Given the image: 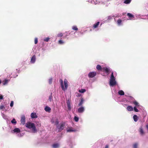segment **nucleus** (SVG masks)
Listing matches in <instances>:
<instances>
[{
	"mask_svg": "<svg viewBox=\"0 0 148 148\" xmlns=\"http://www.w3.org/2000/svg\"><path fill=\"white\" fill-rule=\"evenodd\" d=\"M59 81L60 83L61 87L62 90L64 91H65V90H66L68 86V82L67 80L66 79H65L64 80V86L63 81V80L61 79H60Z\"/></svg>",
	"mask_w": 148,
	"mask_h": 148,
	"instance_id": "nucleus-1",
	"label": "nucleus"
},
{
	"mask_svg": "<svg viewBox=\"0 0 148 148\" xmlns=\"http://www.w3.org/2000/svg\"><path fill=\"white\" fill-rule=\"evenodd\" d=\"M25 126L26 127L29 129H32V131L34 132H36V127L34 123H32L29 122H27L26 123Z\"/></svg>",
	"mask_w": 148,
	"mask_h": 148,
	"instance_id": "nucleus-2",
	"label": "nucleus"
},
{
	"mask_svg": "<svg viewBox=\"0 0 148 148\" xmlns=\"http://www.w3.org/2000/svg\"><path fill=\"white\" fill-rule=\"evenodd\" d=\"M65 126V123H61L60 124L57 125V127L58 129L59 132H60L63 130Z\"/></svg>",
	"mask_w": 148,
	"mask_h": 148,
	"instance_id": "nucleus-3",
	"label": "nucleus"
},
{
	"mask_svg": "<svg viewBox=\"0 0 148 148\" xmlns=\"http://www.w3.org/2000/svg\"><path fill=\"white\" fill-rule=\"evenodd\" d=\"M96 72H92L89 73L88 74V76L90 78H93L96 75Z\"/></svg>",
	"mask_w": 148,
	"mask_h": 148,
	"instance_id": "nucleus-4",
	"label": "nucleus"
},
{
	"mask_svg": "<svg viewBox=\"0 0 148 148\" xmlns=\"http://www.w3.org/2000/svg\"><path fill=\"white\" fill-rule=\"evenodd\" d=\"M102 71L105 72L106 73H107L108 74H109L110 72V69L106 67L102 68Z\"/></svg>",
	"mask_w": 148,
	"mask_h": 148,
	"instance_id": "nucleus-5",
	"label": "nucleus"
},
{
	"mask_svg": "<svg viewBox=\"0 0 148 148\" xmlns=\"http://www.w3.org/2000/svg\"><path fill=\"white\" fill-rule=\"evenodd\" d=\"M21 123L23 125H24L25 123V117L24 115H22L21 118Z\"/></svg>",
	"mask_w": 148,
	"mask_h": 148,
	"instance_id": "nucleus-6",
	"label": "nucleus"
},
{
	"mask_svg": "<svg viewBox=\"0 0 148 148\" xmlns=\"http://www.w3.org/2000/svg\"><path fill=\"white\" fill-rule=\"evenodd\" d=\"M116 84L115 80H110V86H113L115 85Z\"/></svg>",
	"mask_w": 148,
	"mask_h": 148,
	"instance_id": "nucleus-7",
	"label": "nucleus"
},
{
	"mask_svg": "<svg viewBox=\"0 0 148 148\" xmlns=\"http://www.w3.org/2000/svg\"><path fill=\"white\" fill-rule=\"evenodd\" d=\"M84 110V107H81L78 108L77 110V112L79 113H82Z\"/></svg>",
	"mask_w": 148,
	"mask_h": 148,
	"instance_id": "nucleus-8",
	"label": "nucleus"
},
{
	"mask_svg": "<svg viewBox=\"0 0 148 148\" xmlns=\"http://www.w3.org/2000/svg\"><path fill=\"white\" fill-rule=\"evenodd\" d=\"M36 60V56L35 55H34L32 58L30 62L32 63H34L35 62Z\"/></svg>",
	"mask_w": 148,
	"mask_h": 148,
	"instance_id": "nucleus-9",
	"label": "nucleus"
},
{
	"mask_svg": "<svg viewBox=\"0 0 148 148\" xmlns=\"http://www.w3.org/2000/svg\"><path fill=\"white\" fill-rule=\"evenodd\" d=\"M100 24V22H97L96 23L94 24L93 26V29H95V28H97L98 27L99 25Z\"/></svg>",
	"mask_w": 148,
	"mask_h": 148,
	"instance_id": "nucleus-10",
	"label": "nucleus"
},
{
	"mask_svg": "<svg viewBox=\"0 0 148 148\" xmlns=\"http://www.w3.org/2000/svg\"><path fill=\"white\" fill-rule=\"evenodd\" d=\"M31 116L32 118H36L37 117V116L35 113H32L31 114Z\"/></svg>",
	"mask_w": 148,
	"mask_h": 148,
	"instance_id": "nucleus-11",
	"label": "nucleus"
},
{
	"mask_svg": "<svg viewBox=\"0 0 148 148\" xmlns=\"http://www.w3.org/2000/svg\"><path fill=\"white\" fill-rule=\"evenodd\" d=\"M14 132H16L17 133H19L21 131L20 129L18 128H16L14 129L13 130Z\"/></svg>",
	"mask_w": 148,
	"mask_h": 148,
	"instance_id": "nucleus-12",
	"label": "nucleus"
},
{
	"mask_svg": "<svg viewBox=\"0 0 148 148\" xmlns=\"http://www.w3.org/2000/svg\"><path fill=\"white\" fill-rule=\"evenodd\" d=\"M45 110L47 112H49L51 111V109L49 107L46 106L45 108Z\"/></svg>",
	"mask_w": 148,
	"mask_h": 148,
	"instance_id": "nucleus-13",
	"label": "nucleus"
},
{
	"mask_svg": "<svg viewBox=\"0 0 148 148\" xmlns=\"http://www.w3.org/2000/svg\"><path fill=\"white\" fill-rule=\"evenodd\" d=\"M67 106L68 108V109L69 110H70L71 107V103H70V102L69 101H68L67 102Z\"/></svg>",
	"mask_w": 148,
	"mask_h": 148,
	"instance_id": "nucleus-14",
	"label": "nucleus"
},
{
	"mask_svg": "<svg viewBox=\"0 0 148 148\" xmlns=\"http://www.w3.org/2000/svg\"><path fill=\"white\" fill-rule=\"evenodd\" d=\"M139 132L141 135H143L145 134V132L141 127L140 128Z\"/></svg>",
	"mask_w": 148,
	"mask_h": 148,
	"instance_id": "nucleus-15",
	"label": "nucleus"
},
{
	"mask_svg": "<svg viewBox=\"0 0 148 148\" xmlns=\"http://www.w3.org/2000/svg\"><path fill=\"white\" fill-rule=\"evenodd\" d=\"M96 68L98 71H102V68L99 65H97L96 66Z\"/></svg>",
	"mask_w": 148,
	"mask_h": 148,
	"instance_id": "nucleus-16",
	"label": "nucleus"
},
{
	"mask_svg": "<svg viewBox=\"0 0 148 148\" xmlns=\"http://www.w3.org/2000/svg\"><path fill=\"white\" fill-rule=\"evenodd\" d=\"M67 132H75L76 131V130H73L72 128L71 127L69 129H68L67 130Z\"/></svg>",
	"mask_w": 148,
	"mask_h": 148,
	"instance_id": "nucleus-17",
	"label": "nucleus"
},
{
	"mask_svg": "<svg viewBox=\"0 0 148 148\" xmlns=\"http://www.w3.org/2000/svg\"><path fill=\"white\" fill-rule=\"evenodd\" d=\"M127 109L129 111H132L133 110V107L131 106H129L127 107Z\"/></svg>",
	"mask_w": 148,
	"mask_h": 148,
	"instance_id": "nucleus-18",
	"label": "nucleus"
},
{
	"mask_svg": "<svg viewBox=\"0 0 148 148\" xmlns=\"http://www.w3.org/2000/svg\"><path fill=\"white\" fill-rule=\"evenodd\" d=\"M133 119L135 122H136L138 120V117L136 115H135L133 116Z\"/></svg>",
	"mask_w": 148,
	"mask_h": 148,
	"instance_id": "nucleus-19",
	"label": "nucleus"
},
{
	"mask_svg": "<svg viewBox=\"0 0 148 148\" xmlns=\"http://www.w3.org/2000/svg\"><path fill=\"white\" fill-rule=\"evenodd\" d=\"M115 80V78L114 76L113 72H112L111 73L110 80Z\"/></svg>",
	"mask_w": 148,
	"mask_h": 148,
	"instance_id": "nucleus-20",
	"label": "nucleus"
},
{
	"mask_svg": "<svg viewBox=\"0 0 148 148\" xmlns=\"http://www.w3.org/2000/svg\"><path fill=\"white\" fill-rule=\"evenodd\" d=\"M133 103L136 106V107H139L140 106L139 103L136 101H135L133 102Z\"/></svg>",
	"mask_w": 148,
	"mask_h": 148,
	"instance_id": "nucleus-21",
	"label": "nucleus"
},
{
	"mask_svg": "<svg viewBox=\"0 0 148 148\" xmlns=\"http://www.w3.org/2000/svg\"><path fill=\"white\" fill-rule=\"evenodd\" d=\"M118 94L120 95H124V92L123 90H121L119 91Z\"/></svg>",
	"mask_w": 148,
	"mask_h": 148,
	"instance_id": "nucleus-22",
	"label": "nucleus"
},
{
	"mask_svg": "<svg viewBox=\"0 0 148 148\" xmlns=\"http://www.w3.org/2000/svg\"><path fill=\"white\" fill-rule=\"evenodd\" d=\"M53 147L54 148H56L58 147L59 146V145L58 143L53 144Z\"/></svg>",
	"mask_w": 148,
	"mask_h": 148,
	"instance_id": "nucleus-23",
	"label": "nucleus"
},
{
	"mask_svg": "<svg viewBox=\"0 0 148 148\" xmlns=\"http://www.w3.org/2000/svg\"><path fill=\"white\" fill-rule=\"evenodd\" d=\"M86 91V90L84 89H82L81 90H79V92L82 93H84V92H85Z\"/></svg>",
	"mask_w": 148,
	"mask_h": 148,
	"instance_id": "nucleus-24",
	"label": "nucleus"
},
{
	"mask_svg": "<svg viewBox=\"0 0 148 148\" xmlns=\"http://www.w3.org/2000/svg\"><path fill=\"white\" fill-rule=\"evenodd\" d=\"M8 82V80L6 79H5L3 82V85H5L7 84Z\"/></svg>",
	"mask_w": 148,
	"mask_h": 148,
	"instance_id": "nucleus-25",
	"label": "nucleus"
},
{
	"mask_svg": "<svg viewBox=\"0 0 148 148\" xmlns=\"http://www.w3.org/2000/svg\"><path fill=\"white\" fill-rule=\"evenodd\" d=\"M131 0H125L124 3L125 4H129L130 3Z\"/></svg>",
	"mask_w": 148,
	"mask_h": 148,
	"instance_id": "nucleus-26",
	"label": "nucleus"
},
{
	"mask_svg": "<svg viewBox=\"0 0 148 148\" xmlns=\"http://www.w3.org/2000/svg\"><path fill=\"white\" fill-rule=\"evenodd\" d=\"M83 103V99H82L81 100L80 102L78 104V105L79 106H81Z\"/></svg>",
	"mask_w": 148,
	"mask_h": 148,
	"instance_id": "nucleus-27",
	"label": "nucleus"
},
{
	"mask_svg": "<svg viewBox=\"0 0 148 148\" xmlns=\"http://www.w3.org/2000/svg\"><path fill=\"white\" fill-rule=\"evenodd\" d=\"M72 29H73L76 31H77L78 30V29L77 27L75 26H73L72 27Z\"/></svg>",
	"mask_w": 148,
	"mask_h": 148,
	"instance_id": "nucleus-28",
	"label": "nucleus"
},
{
	"mask_svg": "<svg viewBox=\"0 0 148 148\" xmlns=\"http://www.w3.org/2000/svg\"><path fill=\"white\" fill-rule=\"evenodd\" d=\"M127 16L129 18H132L134 17V15H133L132 14H131L130 13H128L127 14Z\"/></svg>",
	"mask_w": 148,
	"mask_h": 148,
	"instance_id": "nucleus-29",
	"label": "nucleus"
},
{
	"mask_svg": "<svg viewBox=\"0 0 148 148\" xmlns=\"http://www.w3.org/2000/svg\"><path fill=\"white\" fill-rule=\"evenodd\" d=\"M122 21L121 19H118L117 21V23L119 25H120Z\"/></svg>",
	"mask_w": 148,
	"mask_h": 148,
	"instance_id": "nucleus-30",
	"label": "nucleus"
},
{
	"mask_svg": "<svg viewBox=\"0 0 148 148\" xmlns=\"http://www.w3.org/2000/svg\"><path fill=\"white\" fill-rule=\"evenodd\" d=\"M11 122L12 123L16 124V121L14 119H13L11 121Z\"/></svg>",
	"mask_w": 148,
	"mask_h": 148,
	"instance_id": "nucleus-31",
	"label": "nucleus"
},
{
	"mask_svg": "<svg viewBox=\"0 0 148 148\" xmlns=\"http://www.w3.org/2000/svg\"><path fill=\"white\" fill-rule=\"evenodd\" d=\"M52 93H51V95L49 97V100L50 101H51L52 98Z\"/></svg>",
	"mask_w": 148,
	"mask_h": 148,
	"instance_id": "nucleus-32",
	"label": "nucleus"
},
{
	"mask_svg": "<svg viewBox=\"0 0 148 148\" xmlns=\"http://www.w3.org/2000/svg\"><path fill=\"white\" fill-rule=\"evenodd\" d=\"M138 144L137 143H134L133 145V148H137Z\"/></svg>",
	"mask_w": 148,
	"mask_h": 148,
	"instance_id": "nucleus-33",
	"label": "nucleus"
},
{
	"mask_svg": "<svg viewBox=\"0 0 148 148\" xmlns=\"http://www.w3.org/2000/svg\"><path fill=\"white\" fill-rule=\"evenodd\" d=\"M52 79H53L51 77L49 79V84H51L52 83Z\"/></svg>",
	"mask_w": 148,
	"mask_h": 148,
	"instance_id": "nucleus-34",
	"label": "nucleus"
},
{
	"mask_svg": "<svg viewBox=\"0 0 148 148\" xmlns=\"http://www.w3.org/2000/svg\"><path fill=\"white\" fill-rule=\"evenodd\" d=\"M74 119L75 121L77 122L79 120V118L78 117L75 116L74 117Z\"/></svg>",
	"mask_w": 148,
	"mask_h": 148,
	"instance_id": "nucleus-35",
	"label": "nucleus"
},
{
	"mask_svg": "<svg viewBox=\"0 0 148 148\" xmlns=\"http://www.w3.org/2000/svg\"><path fill=\"white\" fill-rule=\"evenodd\" d=\"M50 39L49 38V37H47L45 38L44 40V41H46V42H48L49 39Z\"/></svg>",
	"mask_w": 148,
	"mask_h": 148,
	"instance_id": "nucleus-36",
	"label": "nucleus"
},
{
	"mask_svg": "<svg viewBox=\"0 0 148 148\" xmlns=\"http://www.w3.org/2000/svg\"><path fill=\"white\" fill-rule=\"evenodd\" d=\"M134 111L135 112H138L139 111V110H138L136 108V106H135L134 108Z\"/></svg>",
	"mask_w": 148,
	"mask_h": 148,
	"instance_id": "nucleus-37",
	"label": "nucleus"
},
{
	"mask_svg": "<svg viewBox=\"0 0 148 148\" xmlns=\"http://www.w3.org/2000/svg\"><path fill=\"white\" fill-rule=\"evenodd\" d=\"M38 38H35L34 40V43L35 44H36L38 42Z\"/></svg>",
	"mask_w": 148,
	"mask_h": 148,
	"instance_id": "nucleus-38",
	"label": "nucleus"
},
{
	"mask_svg": "<svg viewBox=\"0 0 148 148\" xmlns=\"http://www.w3.org/2000/svg\"><path fill=\"white\" fill-rule=\"evenodd\" d=\"M63 35V34L62 33H61L58 34V36L59 37H62Z\"/></svg>",
	"mask_w": 148,
	"mask_h": 148,
	"instance_id": "nucleus-39",
	"label": "nucleus"
},
{
	"mask_svg": "<svg viewBox=\"0 0 148 148\" xmlns=\"http://www.w3.org/2000/svg\"><path fill=\"white\" fill-rule=\"evenodd\" d=\"M59 43L60 44H62L64 43V42L62 40H60L58 41Z\"/></svg>",
	"mask_w": 148,
	"mask_h": 148,
	"instance_id": "nucleus-40",
	"label": "nucleus"
},
{
	"mask_svg": "<svg viewBox=\"0 0 148 148\" xmlns=\"http://www.w3.org/2000/svg\"><path fill=\"white\" fill-rule=\"evenodd\" d=\"M14 103L13 101H12L11 102L10 106L11 107H12L13 106Z\"/></svg>",
	"mask_w": 148,
	"mask_h": 148,
	"instance_id": "nucleus-41",
	"label": "nucleus"
},
{
	"mask_svg": "<svg viewBox=\"0 0 148 148\" xmlns=\"http://www.w3.org/2000/svg\"><path fill=\"white\" fill-rule=\"evenodd\" d=\"M5 108V107H4V106H3V105H2V106H0V109H2L3 108Z\"/></svg>",
	"mask_w": 148,
	"mask_h": 148,
	"instance_id": "nucleus-42",
	"label": "nucleus"
},
{
	"mask_svg": "<svg viewBox=\"0 0 148 148\" xmlns=\"http://www.w3.org/2000/svg\"><path fill=\"white\" fill-rule=\"evenodd\" d=\"M112 17L110 16L108 17V20H110V19H112Z\"/></svg>",
	"mask_w": 148,
	"mask_h": 148,
	"instance_id": "nucleus-43",
	"label": "nucleus"
},
{
	"mask_svg": "<svg viewBox=\"0 0 148 148\" xmlns=\"http://www.w3.org/2000/svg\"><path fill=\"white\" fill-rule=\"evenodd\" d=\"M3 99V96L2 95L0 96V99Z\"/></svg>",
	"mask_w": 148,
	"mask_h": 148,
	"instance_id": "nucleus-44",
	"label": "nucleus"
},
{
	"mask_svg": "<svg viewBox=\"0 0 148 148\" xmlns=\"http://www.w3.org/2000/svg\"><path fill=\"white\" fill-rule=\"evenodd\" d=\"M108 145H106L105 148H108Z\"/></svg>",
	"mask_w": 148,
	"mask_h": 148,
	"instance_id": "nucleus-45",
	"label": "nucleus"
},
{
	"mask_svg": "<svg viewBox=\"0 0 148 148\" xmlns=\"http://www.w3.org/2000/svg\"><path fill=\"white\" fill-rule=\"evenodd\" d=\"M146 128H147V130H148V125H146Z\"/></svg>",
	"mask_w": 148,
	"mask_h": 148,
	"instance_id": "nucleus-46",
	"label": "nucleus"
},
{
	"mask_svg": "<svg viewBox=\"0 0 148 148\" xmlns=\"http://www.w3.org/2000/svg\"><path fill=\"white\" fill-rule=\"evenodd\" d=\"M56 124H57V125H58V121H57V122H56Z\"/></svg>",
	"mask_w": 148,
	"mask_h": 148,
	"instance_id": "nucleus-47",
	"label": "nucleus"
},
{
	"mask_svg": "<svg viewBox=\"0 0 148 148\" xmlns=\"http://www.w3.org/2000/svg\"><path fill=\"white\" fill-rule=\"evenodd\" d=\"M1 83V79H0V84Z\"/></svg>",
	"mask_w": 148,
	"mask_h": 148,
	"instance_id": "nucleus-48",
	"label": "nucleus"
},
{
	"mask_svg": "<svg viewBox=\"0 0 148 148\" xmlns=\"http://www.w3.org/2000/svg\"><path fill=\"white\" fill-rule=\"evenodd\" d=\"M147 16H148V14Z\"/></svg>",
	"mask_w": 148,
	"mask_h": 148,
	"instance_id": "nucleus-49",
	"label": "nucleus"
}]
</instances>
